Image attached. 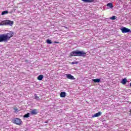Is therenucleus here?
<instances>
[{"mask_svg": "<svg viewBox=\"0 0 131 131\" xmlns=\"http://www.w3.org/2000/svg\"><path fill=\"white\" fill-rule=\"evenodd\" d=\"M46 42H47V43H49V45H51V43H52V40L50 39H47Z\"/></svg>", "mask_w": 131, "mask_h": 131, "instance_id": "obj_21", "label": "nucleus"}, {"mask_svg": "<svg viewBox=\"0 0 131 131\" xmlns=\"http://www.w3.org/2000/svg\"><path fill=\"white\" fill-rule=\"evenodd\" d=\"M9 13V12L8 11H5L2 12V15H6L7 14H8Z\"/></svg>", "mask_w": 131, "mask_h": 131, "instance_id": "obj_16", "label": "nucleus"}, {"mask_svg": "<svg viewBox=\"0 0 131 131\" xmlns=\"http://www.w3.org/2000/svg\"><path fill=\"white\" fill-rule=\"evenodd\" d=\"M34 96H35L34 97L35 100H36L37 101H38V100H39V97L37 96V95L35 94Z\"/></svg>", "mask_w": 131, "mask_h": 131, "instance_id": "obj_15", "label": "nucleus"}, {"mask_svg": "<svg viewBox=\"0 0 131 131\" xmlns=\"http://www.w3.org/2000/svg\"><path fill=\"white\" fill-rule=\"evenodd\" d=\"M60 97L61 98H65L66 97V93L64 92L60 93Z\"/></svg>", "mask_w": 131, "mask_h": 131, "instance_id": "obj_11", "label": "nucleus"}, {"mask_svg": "<svg viewBox=\"0 0 131 131\" xmlns=\"http://www.w3.org/2000/svg\"><path fill=\"white\" fill-rule=\"evenodd\" d=\"M72 65H73L74 64H78V61H73L71 62Z\"/></svg>", "mask_w": 131, "mask_h": 131, "instance_id": "obj_22", "label": "nucleus"}, {"mask_svg": "<svg viewBox=\"0 0 131 131\" xmlns=\"http://www.w3.org/2000/svg\"><path fill=\"white\" fill-rule=\"evenodd\" d=\"M31 114H32V115H36V114H37V112L36 109L33 110L31 112Z\"/></svg>", "mask_w": 131, "mask_h": 131, "instance_id": "obj_9", "label": "nucleus"}, {"mask_svg": "<svg viewBox=\"0 0 131 131\" xmlns=\"http://www.w3.org/2000/svg\"><path fill=\"white\" fill-rule=\"evenodd\" d=\"M110 19H111V20H115V19H116V16H113L112 17H111Z\"/></svg>", "mask_w": 131, "mask_h": 131, "instance_id": "obj_20", "label": "nucleus"}, {"mask_svg": "<svg viewBox=\"0 0 131 131\" xmlns=\"http://www.w3.org/2000/svg\"><path fill=\"white\" fill-rule=\"evenodd\" d=\"M82 2H84V3H91L92 1L91 0H81Z\"/></svg>", "mask_w": 131, "mask_h": 131, "instance_id": "obj_19", "label": "nucleus"}, {"mask_svg": "<svg viewBox=\"0 0 131 131\" xmlns=\"http://www.w3.org/2000/svg\"><path fill=\"white\" fill-rule=\"evenodd\" d=\"M54 43H59V42H57V41H54Z\"/></svg>", "mask_w": 131, "mask_h": 131, "instance_id": "obj_23", "label": "nucleus"}, {"mask_svg": "<svg viewBox=\"0 0 131 131\" xmlns=\"http://www.w3.org/2000/svg\"><path fill=\"white\" fill-rule=\"evenodd\" d=\"M76 53V57H83L84 58L86 55V52L83 51H79L78 50L75 51Z\"/></svg>", "mask_w": 131, "mask_h": 131, "instance_id": "obj_4", "label": "nucleus"}, {"mask_svg": "<svg viewBox=\"0 0 131 131\" xmlns=\"http://www.w3.org/2000/svg\"><path fill=\"white\" fill-rule=\"evenodd\" d=\"M107 6L110 7L111 9H112V8H113V4L112 3H108L107 4Z\"/></svg>", "mask_w": 131, "mask_h": 131, "instance_id": "obj_14", "label": "nucleus"}, {"mask_svg": "<svg viewBox=\"0 0 131 131\" xmlns=\"http://www.w3.org/2000/svg\"><path fill=\"white\" fill-rule=\"evenodd\" d=\"M126 82H127V79L126 78L122 79V81H121V83L122 84H126Z\"/></svg>", "mask_w": 131, "mask_h": 131, "instance_id": "obj_8", "label": "nucleus"}, {"mask_svg": "<svg viewBox=\"0 0 131 131\" xmlns=\"http://www.w3.org/2000/svg\"><path fill=\"white\" fill-rule=\"evenodd\" d=\"M130 86H131V83L130 84Z\"/></svg>", "mask_w": 131, "mask_h": 131, "instance_id": "obj_25", "label": "nucleus"}, {"mask_svg": "<svg viewBox=\"0 0 131 131\" xmlns=\"http://www.w3.org/2000/svg\"><path fill=\"white\" fill-rule=\"evenodd\" d=\"M25 118H28L29 117V113L26 114L24 116Z\"/></svg>", "mask_w": 131, "mask_h": 131, "instance_id": "obj_17", "label": "nucleus"}, {"mask_svg": "<svg viewBox=\"0 0 131 131\" xmlns=\"http://www.w3.org/2000/svg\"><path fill=\"white\" fill-rule=\"evenodd\" d=\"M102 115V113L101 112H99L98 113H96L94 114L92 117L95 118V117H99V116H101Z\"/></svg>", "mask_w": 131, "mask_h": 131, "instance_id": "obj_7", "label": "nucleus"}, {"mask_svg": "<svg viewBox=\"0 0 131 131\" xmlns=\"http://www.w3.org/2000/svg\"><path fill=\"white\" fill-rule=\"evenodd\" d=\"M13 36H14V32L12 31H10L6 34H1L0 35V42L8 41V40H10Z\"/></svg>", "mask_w": 131, "mask_h": 131, "instance_id": "obj_1", "label": "nucleus"}, {"mask_svg": "<svg viewBox=\"0 0 131 131\" xmlns=\"http://www.w3.org/2000/svg\"><path fill=\"white\" fill-rule=\"evenodd\" d=\"M67 78H68V79H71V80H74V79H75V78H74V77L70 74H67Z\"/></svg>", "mask_w": 131, "mask_h": 131, "instance_id": "obj_6", "label": "nucleus"}, {"mask_svg": "<svg viewBox=\"0 0 131 131\" xmlns=\"http://www.w3.org/2000/svg\"><path fill=\"white\" fill-rule=\"evenodd\" d=\"M70 57H76V55L75 53V51H74L70 53Z\"/></svg>", "mask_w": 131, "mask_h": 131, "instance_id": "obj_10", "label": "nucleus"}, {"mask_svg": "<svg viewBox=\"0 0 131 131\" xmlns=\"http://www.w3.org/2000/svg\"><path fill=\"white\" fill-rule=\"evenodd\" d=\"M42 78H43V75H40L37 77L38 80H42Z\"/></svg>", "mask_w": 131, "mask_h": 131, "instance_id": "obj_13", "label": "nucleus"}, {"mask_svg": "<svg viewBox=\"0 0 131 131\" xmlns=\"http://www.w3.org/2000/svg\"><path fill=\"white\" fill-rule=\"evenodd\" d=\"M13 109H14V112L15 113H17V112H19V110L18 108H17V107H14Z\"/></svg>", "mask_w": 131, "mask_h": 131, "instance_id": "obj_18", "label": "nucleus"}, {"mask_svg": "<svg viewBox=\"0 0 131 131\" xmlns=\"http://www.w3.org/2000/svg\"><path fill=\"white\" fill-rule=\"evenodd\" d=\"M13 24L14 21L9 19L3 20L0 22V26H7L8 25L9 26H13Z\"/></svg>", "mask_w": 131, "mask_h": 131, "instance_id": "obj_2", "label": "nucleus"}, {"mask_svg": "<svg viewBox=\"0 0 131 131\" xmlns=\"http://www.w3.org/2000/svg\"><path fill=\"white\" fill-rule=\"evenodd\" d=\"M92 81H94V82H101V79H93Z\"/></svg>", "mask_w": 131, "mask_h": 131, "instance_id": "obj_12", "label": "nucleus"}, {"mask_svg": "<svg viewBox=\"0 0 131 131\" xmlns=\"http://www.w3.org/2000/svg\"><path fill=\"white\" fill-rule=\"evenodd\" d=\"M26 62H27V60H26Z\"/></svg>", "mask_w": 131, "mask_h": 131, "instance_id": "obj_24", "label": "nucleus"}, {"mask_svg": "<svg viewBox=\"0 0 131 131\" xmlns=\"http://www.w3.org/2000/svg\"><path fill=\"white\" fill-rule=\"evenodd\" d=\"M12 122H13V123H14V124H16V125H19V126L22 125V123H23L22 120L18 118H14L12 120Z\"/></svg>", "mask_w": 131, "mask_h": 131, "instance_id": "obj_3", "label": "nucleus"}, {"mask_svg": "<svg viewBox=\"0 0 131 131\" xmlns=\"http://www.w3.org/2000/svg\"><path fill=\"white\" fill-rule=\"evenodd\" d=\"M122 33H127L130 31L129 29H127V28L123 27L121 29Z\"/></svg>", "mask_w": 131, "mask_h": 131, "instance_id": "obj_5", "label": "nucleus"}]
</instances>
